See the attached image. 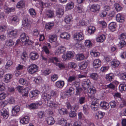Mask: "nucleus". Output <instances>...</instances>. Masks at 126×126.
<instances>
[{
    "mask_svg": "<svg viewBox=\"0 0 126 126\" xmlns=\"http://www.w3.org/2000/svg\"><path fill=\"white\" fill-rule=\"evenodd\" d=\"M19 81L20 84L23 85H25L26 83V80L23 78L20 79Z\"/></svg>",
    "mask_w": 126,
    "mask_h": 126,
    "instance_id": "nucleus-64",
    "label": "nucleus"
},
{
    "mask_svg": "<svg viewBox=\"0 0 126 126\" xmlns=\"http://www.w3.org/2000/svg\"><path fill=\"white\" fill-rule=\"evenodd\" d=\"M72 18L71 16H66L64 19L65 22L66 23H69L71 21Z\"/></svg>",
    "mask_w": 126,
    "mask_h": 126,
    "instance_id": "nucleus-56",
    "label": "nucleus"
},
{
    "mask_svg": "<svg viewBox=\"0 0 126 126\" xmlns=\"http://www.w3.org/2000/svg\"><path fill=\"white\" fill-rule=\"evenodd\" d=\"M19 108L18 106H16L15 107L12 109V112L13 116L16 115L17 113L19 111Z\"/></svg>",
    "mask_w": 126,
    "mask_h": 126,
    "instance_id": "nucleus-21",
    "label": "nucleus"
},
{
    "mask_svg": "<svg viewBox=\"0 0 126 126\" xmlns=\"http://www.w3.org/2000/svg\"><path fill=\"white\" fill-rule=\"evenodd\" d=\"M28 58V55L25 52H23L21 56V59L23 61L25 60Z\"/></svg>",
    "mask_w": 126,
    "mask_h": 126,
    "instance_id": "nucleus-60",
    "label": "nucleus"
},
{
    "mask_svg": "<svg viewBox=\"0 0 126 126\" xmlns=\"http://www.w3.org/2000/svg\"><path fill=\"white\" fill-rule=\"evenodd\" d=\"M46 15L48 17L51 18L53 15L54 13L51 10H47L46 11Z\"/></svg>",
    "mask_w": 126,
    "mask_h": 126,
    "instance_id": "nucleus-37",
    "label": "nucleus"
},
{
    "mask_svg": "<svg viewBox=\"0 0 126 126\" xmlns=\"http://www.w3.org/2000/svg\"><path fill=\"white\" fill-rule=\"evenodd\" d=\"M114 7L116 10L117 11H119L122 9V8L119 5L118 3H116L115 4Z\"/></svg>",
    "mask_w": 126,
    "mask_h": 126,
    "instance_id": "nucleus-44",
    "label": "nucleus"
},
{
    "mask_svg": "<svg viewBox=\"0 0 126 126\" xmlns=\"http://www.w3.org/2000/svg\"><path fill=\"white\" fill-rule=\"evenodd\" d=\"M100 106L102 108L106 110L108 109L110 107L109 104L104 101H103L100 103Z\"/></svg>",
    "mask_w": 126,
    "mask_h": 126,
    "instance_id": "nucleus-12",
    "label": "nucleus"
},
{
    "mask_svg": "<svg viewBox=\"0 0 126 126\" xmlns=\"http://www.w3.org/2000/svg\"><path fill=\"white\" fill-rule=\"evenodd\" d=\"M101 63V61L100 60L96 59L94 61L93 65L94 68H98L100 66Z\"/></svg>",
    "mask_w": 126,
    "mask_h": 126,
    "instance_id": "nucleus-14",
    "label": "nucleus"
},
{
    "mask_svg": "<svg viewBox=\"0 0 126 126\" xmlns=\"http://www.w3.org/2000/svg\"><path fill=\"white\" fill-rule=\"evenodd\" d=\"M74 5L73 3L71 1H70L67 4L66 9L67 10L71 9L73 8Z\"/></svg>",
    "mask_w": 126,
    "mask_h": 126,
    "instance_id": "nucleus-36",
    "label": "nucleus"
},
{
    "mask_svg": "<svg viewBox=\"0 0 126 126\" xmlns=\"http://www.w3.org/2000/svg\"><path fill=\"white\" fill-rule=\"evenodd\" d=\"M28 88H25L22 90L21 93L22 94V96H27L28 94Z\"/></svg>",
    "mask_w": 126,
    "mask_h": 126,
    "instance_id": "nucleus-33",
    "label": "nucleus"
},
{
    "mask_svg": "<svg viewBox=\"0 0 126 126\" xmlns=\"http://www.w3.org/2000/svg\"><path fill=\"white\" fill-rule=\"evenodd\" d=\"M17 33V31L16 30H12L9 32V34L13 36L16 35Z\"/></svg>",
    "mask_w": 126,
    "mask_h": 126,
    "instance_id": "nucleus-53",
    "label": "nucleus"
},
{
    "mask_svg": "<svg viewBox=\"0 0 126 126\" xmlns=\"http://www.w3.org/2000/svg\"><path fill=\"white\" fill-rule=\"evenodd\" d=\"M90 77L94 80H96L98 78L97 74L96 73H93L89 74Z\"/></svg>",
    "mask_w": 126,
    "mask_h": 126,
    "instance_id": "nucleus-38",
    "label": "nucleus"
},
{
    "mask_svg": "<svg viewBox=\"0 0 126 126\" xmlns=\"http://www.w3.org/2000/svg\"><path fill=\"white\" fill-rule=\"evenodd\" d=\"M77 114L76 113L75 111H72V110H71V111L69 113V116L70 117L73 118L76 116Z\"/></svg>",
    "mask_w": 126,
    "mask_h": 126,
    "instance_id": "nucleus-54",
    "label": "nucleus"
},
{
    "mask_svg": "<svg viewBox=\"0 0 126 126\" xmlns=\"http://www.w3.org/2000/svg\"><path fill=\"white\" fill-rule=\"evenodd\" d=\"M105 36L104 35H102L96 39L97 42H103L105 39Z\"/></svg>",
    "mask_w": 126,
    "mask_h": 126,
    "instance_id": "nucleus-34",
    "label": "nucleus"
},
{
    "mask_svg": "<svg viewBox=\"0 0 126 126\" xmlns=\"http://www.w3.org/2000/svg\"><path fill=\"white\" fill-rule=\"evenodd\" d=\"M38 66L34 64L30 65L28 67L27 69L28 72L30 74H33L38 71Z\"/></svg>",
    "mask_w": 126,
    "mask_h": 126,
    "instance_id": "nucleus-1",
    "label": "nucleus"
},
{
    "mask_svg": "<svg viewBox=\"0 0 126 126\" xmlns=\"http://www.w3.org/2000/svg\"><path fill=\"white\" fill-rule=\"evenodd\" d=\"M91 107L92 110L94 111H97L98 109V104L96 101H93Z\"/></svg>",
    "mask_w": 126,
    "mask_h": 126,
    "instance_id": "nucleus-13",
    "label": "nucleus"
},
{
    "mask_svg": "<svg viewBox=\"0 0 126 126\" xmlns=\"http://www.w3.org/2000/svg\"><path fill=\"white\" fill-rule=\"evenodd\" d=\"M75 58L77 61L82 60L84 59V56L83 54H77Z\"/></svg>",
    "mask_w": 126,
    "mask_h": 126,
    "instance_id": "nucleus-31",
    "label": "nucleus"
},
{
    "mask_svg": "<svg viewBox=\"0 0 126 126\" xmlns=\"http://www.w3.org/2000/svg\"><path fill=\"white\" fill-rule=\"evenodd\" d=\"M58 111L60 114H67L68 113L67 110H65L63 108L59 109Z\"/></svg>",
    "mask_w": 126,
    "mask_h": 126,
    "instance_id": "nucleus-41",
    "label": "nucleus"
},
{
    "mask_svg": "<svg viewBox=\"0 0 126 126\" xmlns=\"http://www.w3.org/2000/svg\"><path fill=\"white\" fill-rule=\"evenodd\" d=\"M1 115L5 119H7L8 117V112L7 110L3 109L0 110Z\"/></svg>",
    "mask_w": 126,
    "mask_h": 126,
    "instance_id": "nucleus-9",
    "label": "nucleus"
},
{
    "mask_svg": "<svg viewBox=\"0 0 126 126\" xmlns=\"http://www.w3.org/2000/svg\"><path fill=\"white\" fill-rule=\"evenodd\" d=\"M73 85L76 87V95L79 96L82 91V89L81 88L79 87V85L78 83H75L73 84Z\"/></svg>",
    "mask_w": 126,
    "mask_h": 126,
    "instance_id": "nucleus-8",
    "label": "nucleus"
},
{
    "mask_svg": "<svg viewBox=\"0 0 126 126\" xmlns=\"http://www.w3.org/2000/svg\"><path fill=\"white\" fill-rule=\"evenodd\" d=\"M120 64L119 62L116 60H114L111 62V65L114 68L118 66Z\"/></svg>",
    "mask_w": 126,
    "mask_h": 126,
    "instance_id": "nucleus-23",
    "label": "nucleus"
},
{
    "mask_svg": "<svg viewBox=\"0 0 126 126\" xmlns=\"http://www.w3.org/2000/svg\"><path fill=\"white\" fill-rule=\"evenodd\" d=\"M24 6V2L23 0H21L17 3L16 7L18 8H23Z\"/></svg>",
    "mask_w": 126,
    "mask_h": 126,
    "instance_id": "nucleus-30",
    "label": "nucleus"
},
{
    "mask_svg": "<svg viewBox=\"0 0 126 126\" xmlns=\"http://www.w3.org/2000/svg\"><path fill=\"white\" fill-rule=\"evenodd\" d=\"M48 106L51 108H56L57 107V105L56 104L53 102L51 101H48L47 103Z\"/></svg>",
    "mask_w": 126,
    "mask_h": 126,
    "instance_id": "nucleus-35",
    "label": "nucleus"
},
{
    "mask_svg": "<svg viewBox=\"0 0 126 126\" xmlns=\"http://www.w3.org/2000/svg\"><path fill=\"white\" fill-rule=\"evenodd\" d=\"M24 41H21L23 42L25 44L29 45L30 44V41L29 40V38L28 36H26L25 37H24Z\"/></svg>",
    "mask_w": 126,
    "mask_h": 126,
    "instance_id": "nucleus-48",
    "label": "nucleus"
},
{
    "mask_svg": "<svg viewBox=\"0 0 126 126\" xmlns=\"http://www.w3.org/2000/svg\"><path fill=\"white\" fill-rule=\"evenodd\" d=\"M60 37L62 38L68 40L69 38L70 35L68 33L64 32L60 34Z\"/></svg>",
    "mask_w": 126,
    "mask_h": 126,
    "instance_id": "nucleus-29",
    "label": "nucleus"
},
{
    "mask_svg": "<svg viewBox=\"0 0 126 126\" xmlns=\"http://www.w3.org/2000/svg\"><path fill=\"white\" fill-rule=\"evenodd\" d=\"M116 26L115 22H111L109 24V28L111 31H113L115 30Z\"/></svg>",
    "mask_w": 126,
    "mask_h": 126,
    "instance_id": "nucleus-27",
    "label": "nucleus"
},
{
    "mask_svg": "<svg viewBox=\"0 0 126 126\" xmlns=\"http://www.w3.org/2000/svg\"><path fill=\"white\" fill-rule=\"evenodd\" d=\"M74 37L75 40L78 41H80L84 39L82 33L81 32L75 33L74 35Z\"/></svg>",
    "mask_w": 126,
    "mask_h": 126,
    "instance_id": "nucleus-3",
    "label": "nucleus"
},
{
    "mask_svg": "<svg viewBox=\"0 0 126 126\" xmlns=\"http://www.w3.org/2000/svg\"><path fill=\"white\" fill-rule=\"evenodd\" d=\"M47 122L48 125H52L55 123L54 119L52 117H48L47 120Z\"/></svg>",
    "mask_w": 126,
    "mask_h": 126,
    "instance_id": "nucleus-26",
    "label": "nucleus"
},
{
    "mask_svg": "<svg viewBox=\"0 0 126 126\" xmlns=\"http://www.w3.org/2000/svg\"><path fill=\"white\" fill-rule=\"evenodd\" d=\"M116 20L118 22H123L124 21V18L120 14H118L116 15Z\"/></svg>",
    "mask_w": 126,
    "mask_h": 126,
    "instance_id": "nucleus-24",
    "label": "nucleus"
},
{
    "mask_svg": "<svg viewBox=\"0 0 126 126\" xmlns=\"http://www.w3.org/2000/svg\"><path fill=\"white\" fill-rule=\"evenodd\" d=\"M6 45L8 46H11L14 45L13 41L11 40H8L6 42Z\"/></svg>",
    "mask_w": 126,
    "mask_h": 126,
    "instance_id": "nucleus-50",
    "label": "nucleus"
},
{
    "mask_svg": "<svg viewBox=\"0 0 126 126\" xmlns=\"http://www.w3.org/2000/svg\"><path fill=\"white\" fill-rule=\"evenodd\" d=\"M88 64V62L85 61L79 63L78 65L79 69L81 70H84L87 68Z\"/></svg>",
    "mask_w": 126,
    "mask_h": 126,
    "instance_id": "nucleus-5",
    "label": "nucleus"
},
{
    "mask_svg": "<svg viewBox=\"0 0 126 126\" xmlns=\"http://www.w3.org/2000/svg\"><path fill=\"white\" fill-rule=\"evenodd\" d=\"M100 9V6L97 4H94L91 6L90 9L91 11L93 12H96L99 11Z\"/></svg>",
    "mask_w": 126,
    "mask_h": 126,
    "instance_id": "nucleus-7",
    "label": "nucleus"
},
{
    "mask_svg": "<svg viewBox=\"0 0 126 126\" xmlns=\"http://www.w3.org/2000/svg\"><path fill=\"white\" fill-rule=\"evenodd\" d=\"M60 8H58L56 12L57 16L60 17L63 15L64 14L63 10L62 8V7L61 5H60Z\"/></svg>",
    "mask_w": 126,
    "mask_h": 126,
    "instance_id": "nucleus-11",
    "label": "nucleus"
},
{
    "mask_svg": "<svg viewBox=\"0 0 126 126\" xmlns=\"http://www.w3.org/2000/svg\"><path fill=\"white\" fill-rule=\"evenodd\" d=\"M90 54L92 56L94 57H97L100 55V53L97 52H96L94 50H92L90 52Z\"/></svg>",
    "mask_w": 126,
    "mask_h": 126,
    "instance_id": "nucleus-43",
    "label": "nucleus"
},
{
    "mask_svg": "<svg viewBox=\"0 0 126 126\" xmlns=\"http://www.w3.org/2000/svg\"><path fill=\"white\" fill-rule=\"evenodd\" d=\"M82 86L84 89L85 90L89 87L91 84V82L89 79H85L82 82Z\"/></svg>",
    "mask_w": 126,
    "mask_h": 126,
    "instance_id": "nucleus-4",
    "label": "nucleus"
},
{
    "mask_svg": "<svg viewBox=\"0 0 126 126\" xmlns=\"http://www.w3.org/2000/svg\"><path fill=\"white\" fill-rule=\"evenodd\" d=\"M105 114V113L104 112L99 111L98 112V114H97V115L95 116V118L97 119H100L103 118Z\"/></svg>",
    "mask_w": 126,
    "mask_h": 126,
    "instance_id": "nucleus-22",
    "label": "nucleus"
},
{
    "mask_svg": "<svg viewBox=\"0 0 126 126\" xmlns=\"http://www.w3.org/2000/svg\"><path fill=\"white\" fill-rule=\"evenodd\" d=\"M95 30V28L94 27L90 26L89 27L88 31L89 33L92 34L94 33Z\"/></svg>",
    "mask_w": 126,
    "mask_h": 126,
    "instance_id": "nucleus-39",
    "label": "nucleus"
},
{
    "mask_svg": "<svg viewBox=\"0 0 126 126\" xmlns=\"http://www.w3.org/2000/svg\"><path fill=\"white\" fill-rule=\"evenodd\" d=\"M38 92L37 90H34L33 91L31 92L30 94V96L32 97L34 96H36L38 94Z\"/></svg>",
    "mask_w": 126,
    "mask_h": 126,
    "instance_id": "nucleus-51",
    "label": "nucleus"
},
{
    "mask_svg": "<svg viewBox=\"0 0 126 126\" xmlns=\"http://www.w3.org/2000/svg\"><path fill=\"white\" fill-rule=\"evenodd\" d=\"M64 84V82L63 81H58L56 83V86L60 88L63 87Z\"/></svg>",
    "mask_w": 126,
    "mask_h": 126,
    "instance_id": "nucleus-32",
    "label": "nucleus"
},
{
    "mask_svg": "<svg viewBox=\"0 0 126 126\" xmlns=\"http://www.w3.org/2000/svg\"><path fill=\"white\" fill-rule=\"evenodd\" d=\"M58 78V75L54 74V75L51 76V79L52 81H54L57 79Z\"/></svg>",
    "mask_w": 126,
    "mask_h": 126,
    "instance_id": "nucleus-61",
    "label": "nucleus"
},
{
    "mask_svg": "<svg viewBox=\"0 0 126 126\" xmlns=\"http://www.w3.org/2000/svg\"><path fill=\"white\" fill-rule=\"evenodd\" d=\"M114 76L113 74L110 73L107 74L106 75L105 78L107 81L111 82L114 79Z\"/></svg>",
    "mask_w": 126,
    "mask_h": 126,
    "instance_id": "nucleus-20",
    "label": "nucleus"
},
{
    "mask_svg": "<svg viewBox=\"0 0 126 126\" xmlns=\"http://www.w3.org/2000/svg\"><path fill=\"white\" fill-rule=\"evenodd\" d=\"M42 97L44 99L48 101L51 98V95L47 93H44L42 94Z\"/></svg>",
    "mask_w": 126,
    "mask_h": 126,
    "instance_id": "nucleus-25",
    "label": "nucleus"
},
{
    "mask_svg": "<svg viewBox=\"0 0 126 126\" xmlns=\"http://www.w3.org/2000/svg\"><path fill=\"white\" fill-rule=\"evenodd\" d=\"M49 41L51 43L56 41L57 39V35L55 34L50 35L49 36Z\"/></svg>",
    "mask_w": 126,
    "mask_h": 126,
    "instance_id": "nucleus-16",
    "label": "nucleus"
},
{
    "mask_svg": "<svg viewBox=\"0 0 126 126\" xmlns=\"http://www.w3.org/2000/svg\"><path fill=\"white\" fill-rule=\"evenodd\" d=\"M29 117L28 116H26L21 118L20 120V122L23 124H27L29 122Z\"/></svg>",
    "mask_w": 126,
    "mask_h": 126,
    "instance_id": "nucleus-19",
    "label": "nucleus"
},
{
    "mask_svg": "<svg viewBox=\"0 0 126 126\" xmlns=\"http://www.w3.org/2000/svg\"><path fill=\"white\" fill-rule=\"evenodd\" d=\"M111 107L112 108H115L117 105V102L114 101H112L110 103Z\"/></svg>",
    "mask_w": 126,
    "mask_h": 126,
    "instance_id": "nucleus-46",
    "label": "nucleus"
},
{
    "mask_svg": "<svg viewBox=\"0 0 126 126\" xmlns=\"http://www.w3.org/2000/svg\"><path fill=\"white\" fill-rule=\"evenodd\" d=\"M58 122L60 125L62 126L64 125V126L67 123L66 121L63 118H62L59 120Z\"/></svg>",
    "mask_w": 126,
    "mask_h": 126,
    "instance_id": "nucleus-45",
    "label": "nucleus"
},
{
    "mask_svg": "<svg viewBox=\"0 0 126 126\" xmlns=\"http://www.w3.org/2000/svg\"><path fill=\"white\" fill-rule=\"evenodd\" d=\"M29 12L30 15L32 17L35 16L36 15L35 10L33 8L29 9Z\"/></svg>",
    "mask_w": 126,
    "mask_h": 126,
    "instance_id": "nucleus-40",
    "label": "nucleus"
},
{
    "mask_svg": "<svg viewBox=\"0 0 126 126\" xmlns=\"http://www.w3.org/2000/svg\"><path fill=\"white\" fill-rule=\"evenodd\" d=\"M54 24L53 22H49L46 24L45 25L46 28L50 30L54 26Z\"/></svg>",
    "mask_w": 126,
    "mask_h": 126,
    "instance_id": "nucleus-47",
    "label": "nucleus"
},
{
    "mask_svg": "<svg viewBox=\"0 0 126 126\" xmlns=\"http://www.w3.org/2000/svg\"><path fill=\"white\" fill-rule=\"evenodd\" d=\"M42 104V102L41 101H40L39 102L37 103H33L29 105V107L32 109H35L37 108L38 106L41 105Z\"/></svg>",
    "mask_w": 126,
    "mask_h": 126,
    "instance_id": "nucleus-17",
    "label": "nucleus"
},
{
    "mask_svg": "<svg viewBox=\"0 0 126 126\" xmlns=\"http://www.w3.org/2000/svg\"><path fill=\"white\" fill-rule=\"evenodd\" d=\"M76 77L75 76H72L69 77L67 80L68 82H71L75 80L76 79Z\"/></svg>",
    "mask_w": 126,
    "mask_h": 126,
    "instance_id": "nucleus-49",
    "label": "nucleus"
},
{
    "mask_svg": "<svg viewBox=\"0 0 126 126\" xmlns=\"http://www.w3.org/2000/svg\"><path fill=\"white\" fill-rule=\"evenodd\" d=\"M12 75L10 74H7L5 75L4 77V81L6 83L10 81V79L12 77Z\"/></svg>",
    "mask_w": 126,
    "mask_h": 126,
    "instance_id": "nucleus-28",
    "label": "nucleus"
},
{
    "mask_svg": "<svg viewBox=\"0 0 126 126\" xmlns=\"http://www.w3.org/2000/svg\"><path fill=\"white\" fill-rule=\"evenodd\" d=\"M31 59L32 60H35L37 59L39 57L37 53L35 52H32L30 54Z\"/></svg>",
    "mask_w": 126,
    "mask_h": 126,
    "instance_id": "nucleus-18",
    "label": "nucleus"
},
{
    "mask_svg": "<svg viewBox=\"0 0 126 126\" xmlns=\"http://www.w3.org/2000/svg\"><path fill=\"white\" fill-rule=\"evenodd\" d=\"M79 102L80 104L84 103L85 102V97H82L79 98Z\"/></svg>",
    "mask_w": 126,
    "mask_h": 126,
    "instance_id": "nucleus-55",
    "label": "nucleus"
},
{
    "mask_svg": "<svg viewBox=\"0 0 126 126\" xmlns=\"http://www.w3.org/2000/svg\"><path fill=\"white\" fill-rule=\"evenodd\" d=\"M88 92L90 94H92V95H90L88 94V96L90 98H92L94 97V94L96 92V90L95 88L93 86H90L89 87L87 88Z\"/></svg>",
    "mask_w": 126,
    "mask_h": 126,
    "instance_id": "nucleus-2",
    "label": "nucleus"
},
{
    "mask_svg": "<svg viewBox=\"0 0 126 126\" xmlns=\"http://www.w3.org/2000/svg\"><path fill=\"white\" fill-rule=\"evenodd\" d=\"M76 10L77 12V13H81L83 10L82 7L81 6H76Z\"/></svg>",
    "mask_w": 126,
    "mask_h": 126,
    "instance_id": "nucleus-58",
    "label": "nucleus"
},
{
    "mask_svg": "<svg viewBox=\"0 0 126 126\" xmlns=\"http://www.w3.org/2000/svg\"><path fill=\"white\" fill-rule=\"evenodd\" d=\"M51 72L50 69H47L45 70L43 72V74L45 75H49Z\"/></svg>",
    "mask_w": 126,
    "mask_h": 126,
    "instance_id": "nucleus-63",
    "label": "nucleus"
},
{
    "mask_svg": "<svg viewBox=\"0 0 126 126\" xmlns=\"http://www.w3.org/2000/svg\"><path fill=\"white\" fill-rule=\"evenodd\" d=\"M119 89L121 91H122L126 90V85L124 84H120L119 86Z\"/></svg>",
    "mask_w": 126,
    "mask_h": 126,
    "instance_id": "nucleus-42",
    "label": "nucleus"
},
{
    "mask_svg": "<svg viewBox=\"0 0 126 126\" xmlns=\"http://www.w3.org/2000/svg\"><path fill=\"white\" fill-rule=\"evenodd\" d=\"M66 50V48L63 46H61L59 47L55 52L56 55H60L63 53Z\"/></svg>",
    "mask_w": 126,
    "mask_h": 126,
    "instance_id": "nucleus-10",
    "label": "nucleus"
},
{
    "mask_svg": "<svg viewBox=\"0 0 126 126\" xmlns=\"http://www.w3.org/2000/svg\"><path fill=\"white\" fill-rule=\"evenodd\" d=\"M29 15L26 16V18L23 20L22 22V24L23 27L27 28L30 25V23L28 21V18L29 17Z\"/></svg>",
    "mask_w": 126,
    "mask_h": 126,
    "instance_id": "nucleus-15",
    "label": "nucleus"
},
{
    "mask_svg": "<svg viewBox=\"0 0 126 126\" xmlns=\"http://www.w3.org/2000/svg\"><path fill=\"white\" fill-rule=\"evenodd\" d=\"M74 56V55L72 52L69 51L68 52L66 55H63L62 57L64 60H69L72 58Z\"/></svg>",
    "mask_w": 126,
    "mask_h": 126,
    "instance_id": "nucleus-6",
    "label": "nucleus"
},
{
    "mask_svg": "<svg viewBox=\"0 0 126 126\" xmlns=\"http://www.w3.org/2000/svg\"><path fill=\"white\" fill-rule=\"evenodd\" d=\"M13 62L12 61L10 60L8 61L5 66V68L8 69L13 64Z\"/></svg>",
    "mask_w": 126,
    "mask_h": 126,
    "instance_id": "nucleus-59",
    "label": "nucleus"
},
{
    "mask_svg": "<svg viewBox=\"0 0 126 126\" xmlns=\"http://www.w3.org/2000/svg\"><path fill=\"white\" fill-rule=\"evenodd\" d=\"M45 115V114L44 111H40L38 113V116L40 118H42Z\"/></svg>",
    "mask_w": 126,
    "mask_h": 126,
    "instance_id": "nucleus-57",
    "label": "nucleus"
},
{
    "mask_svg": "<svg viewBox=\"0 0 126 126\" xmlns=\"http://www.w3.org/2000/svg\"><path fill=\"white\" fill-rule=\"evenodd\" d=\"M85 44L88 47H89L92 46V43L90 41L88 40H85Z\"/></svg>",
    "mask_w": 126,
    "mask_h": 126,
    "instance_id": "nucleus-62",
    "label": "nucleus"
},
{
    "mask_svg": "<svg viewBox=\"0 0 126 126\" xmlns=\"http://www.w3.org/2000/svg\"><path fill=\"white\" fill-rule=\"evenodd\" d=\"M126 43L125 41L124 40H121L118 44L119 47L121 48L126 45Z\"/></svg>",
    "mask_w": 126,
    "mask_h": 126,
    "instance_id": "nucleus-52",
    "label": "nucleus"
}]
</instances>
